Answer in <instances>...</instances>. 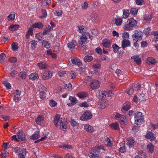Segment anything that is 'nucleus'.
Instances as JSON below:
<instances>
[{
  "mask_svg": "<svg viewBox=\"0 0 158 158\" xmlns=\"http://www.w3.org/2000/svg\"><path fill=\"white\" fill-rule=\"evenodd\" d=\"M39 77L38 75L36 73H32L29 76V79L32 80H34L37 79Z\"/></svg>",
  "mask_w": 158,
  "mask_h": 158,
  "instance_id": "obj_20",
  "label": "nucleus"
},
{
  "mask_svg": "<svg viewBox=\"0 0 158 158\" xmlns=\"http://www.w3.org/2000/svg\"><path fill=\"white\" fill-rule=\"evenodd\" d=\"M43 25L41 23H37L32 25L33 28L41 29L43 28Z\"/></svg>",
  "mask_w": 158,
  "mask_h": 158,
  "instance_id": "obj_24",
  "label": "nucleus"
},
{
  "mask_svg": "<svg viewBox=\"0 0 158 158\" xmlns=\"http://www.w3.org/2000/svg\"><path fill=\"white\" fill-rule=\"evenodd\" d=\"M110 126L111 128L115 130H118L119 129V126L118 123H115L110 124Z\"/></svg>",
  "mask_w": 158,
  "mask_h": 158,
  "instance_id": "obj_28",
  "label": "nucleus"
},
{
  "mask_svg": "<svg viewBox=\"0 0 158 158\" xmlns=\"http://www.w3.org/2000/svg\"><path fill=\"white\" fill-rule=\"evenodd\" d=\"M80 104V106L82 107H88L89 106L87 103L85 102H83Z\"/></svg>",
  "mask_w": 158,
  "mask_h": 158,
  "instance_id": "obj_61",
  "label": "nucleus"
},
{
  "mask_svg": "<svg viewBox=\"0 0 158 158\" xmlns=\"http://www.w3.org/2000/svg\"><path fill=\"white\" fill-rule=\"evenodd\" d=\"M130 107V106L128 102H126L124 104L123 106L122 109V111L124 113L129 110Z\"/></svg>",
  "mask_w": 158,
  "mask_h": 158,
  "instance_id": "obj_15",
  "label": "nucleus"
},
{
  "mask_svg": "<svg viewBox=\"0 0 158 158\" xmlns=\"http://www.w3.org/2000/svg\"><path fill=\"white\" fill-rule=\"evenodd\" d=\"M9 61L10 62L15 63L17 61V58L15 57H12L10 58Z\"/></svg>",
  "mask_w": 158,
  "mask_h": 158,
  "instance_id": "obj_56",
  "label": "nucleus"
},
{
  "mask_svg": "<svg viewBox=\"0 0 158 158\" xmlns=\"http://www.w3.org/2000/svg\"><path fill=\"white\" fill-rule=\"evenodd\" d=\"M44 120L43 117L41 115H39L36 120V123L37 124H40L41 121Z\"/></svg>",
  "mask_w": 158,
  "mask_h": 158,
  "instance_id": "obj_39",
  "label": "nucleus"
},
{
  "mask_svg": "<svg viewBox=\"0 0 158 158\" xmlns=\"http://www.w3.org/2000/svg\"><path fill=\"white\" fill-rule=\"evenodd\" d=\"M115 117L116 118H119L120 119H126V117L124 116L123 115H121L120 114L117 113L116 115H115Z\"/></svg>",
  "mask_w": 158,
  "mask_h": 158,
  "instance_id": "obj_49",
  "label": "nucleus"
},
{
  "mask_svg": "<svg viewBox=\"0 0 158 158\" xmlns=\"http://www.w3.org/2000/svg\"><path fill=\"white\" fill-rule=\"evenodd\" d=\"M91 17L92 20L94 21L95 20L98 19L99 18L98 15L95 13L92 14L91 15Z\"/></svg>",
  "mask_w": 158,
  "mask_h": 158,
  "instance_id": "obj_38",
  "label": "nucleus"
},
{
  "mask_svg": "<svg viewBox=\"0 0 158 158\" xmlns=\"http://www.w3.org/2000/svg\"><path fill=\"white\" fill-rule=\"evenodd\" d=\"M92 117L91 112L87 111L81 117V119L83 121H85L91 118Z\"/></svg>",
  "mask_w": 158,
  "mask_h": 158,
  "instance_id": "obj_4",
  "label": "nucleus"
},
{
  "mask_svg": "<svg viewBox=\"0 0 158 158\" xmlns=\"http://www.w3.org/2000/svg\"><path fill=\"white\" fill-rule=\"evenodd\" d=\"M47 73H48L46 75L44 74H42V77L44 80H47L49 79V75L50 74V72H47V71H45L44 72L45 74H46Z\"/></svg>",
  "mask_w": 158,
  "mask_h": 158,
  "instance_id": "obj_33",
  "label": "nucleus"
},
{
  "mask_svg": "<svg viewBox=\"0 0 158 158\" xmlns=\"http://www.w3.org/2000/svg\"><path fill=\"white\" fill-rule=\"evenodd\" d=\"M148 149V151L149 153L152 154L154 152V145L152 143H149L147 146Z\"/></svg>",
  "mask_w": 158,
  "mask_h": 158,
  "instance_id": "obj_17",
  "label": "nucleus"
},
{
  "mask_svg": "<svg viewBox=\"0 0 158 158\" xmlns=\"http://www.w3.org/2000/svg\"><path fill=\"white\" fill-rule=\"evenodd\" d=\"M52 28V27L49 25L48 26L44 31L43 32V35H47L50 32L51 29Z\"/></svg>",
  "mask_w": 158,
  "mask_h": 158,
  "instance_id": "obj_23",
  "label": "nucleus"
},
{
  "mask_svg": "<svg viewBox=\"0 0 158 158\" xmlns=\"http://www.w3.org/2000/svg\"><path fill=\"white\" fill-rule=\"evenodd\" d=\"M46 94L44 91L41 92H40V98L42 99H43L46 97Z\"/></svg>",
  "mask_w": 158,
  "mask_h": 158,
  "instance_id": "obj_51",
  "label": "nucleus"
},
{
  "mask_svg": "<svg viewBox=\"0 0 158 158\" xmlns=\"http://www.w3.org/2000/svg\"><path fill=\"white\" fill-rule=\"evenodd\" d=\"M42 45L46 48L48 49L50 47V44L48 43V42L43 40L42 43Z\"/></svg>",
  "mask_w": 158,
  "mask_h": 158,
  "instance_id": "obj_31",
  "label": "nucleus"
},
{
  "mask_svg": "<svg viewBox=\"0 0 158 158\" xmlns=\"http://www.w3.org/2000/svg\"><path fill=\"white\" fill-rule=\"evenodd\" d=\"M39 134L38 131L36 133L30 136V139L33 140L37 139L39 137Z\"/></svg>",
  "mask_w": 158,
  "mask_h": 158,
  "instance_id": "obj_27",
  "label": "nucleus"
},
{
  "mask_svg": "<svg viewBox=\"0 0 158 158\" xmlns=\"http://www.w3.org/2000/svg\"><path fill=\"white\" fill-rule=\"evenodd\" d=\"M122 46L123 48H124L130 45V41L128 40L123 39L122 42Z\"/></svg>",
  "mask_w": 158,
  "mask_h": 158,
  "instance_id": "obj_13",
  "label": "nucleus"
},
{
  "mask_svg": "<svg viewBox=\"0 0 158 158\" xmlns=\"http://www.w3.org/2000/svg\"><path fill=\"white\" fill-rule=\"evenodd\" d=\"M60 116L59 114L56 115L54 118L53 122L54 123L56 127H58L57 124L59 121H60Z\"/></svg>",
  "mask_w": 158,
  "mask_h": 158,
  "instance_id": "obj_18",
  "label": "nucleus"
},
{
  "mask_svg": "<svg viewBox=\"0 0 158 158\" xmlns=\"http://www.w3.org/2000/svg\"><path fill=\"white\" fill-rule=\"evenodd\" d=\"M90 87L93 89H97L100 87V83L98 80H94L91 82Z\"/></svg>",
  "mask_w": 158,
  "mask_h": 158,
  "instance_id": "obj_7",
  "label": "nucleus"
},
{
  "mask_svg": "<svg viewBox=\"0 0 158 158\" xmlns=\"http://www.w3.org/2000/svg\"><path fill=\"white\" fill-rule=\"evenodd\" d=\"M71 126L73 127H75L77 125L78 123L75 122L74 120L72 119L70 122Z\"/></svg>",
  "mask_w": 158,
  "mask_h": 158,
  "instance_id": "obj_63",
  "label": "nucleus"
},
{
  "mask_svg": "<svg viewBox=\"0 0 158 158\" xmlns=\"http://www.w3.org/2000/svg\"><path fill=\"white\" fill-rule=\"evenodd\" d=\"M12 49L13 51H16L18 48V44L15 42L11 44Z\"/></svg>",
  "mask_w": 158,
  "mask_h": 158,
  "instance_id": "obj_41",
  "label": "nucleus"
},
{
  "mask_svg": "<svg viewBox=\"0 0 158 158\" xmlns=\"http://www.w3.org/2000/svg\"><path fill=\"white\" fill-rule=\"evenodd\" d=\"M127 24H125L123 26L124 29L127 31H130L134 27L136 26L137 23L136 20L133 19V18H131L128 20Z\"/></svg>",
  "mask_w": 158,
  "mask_h": 158,
  "instance_id": "obj_1",
  "label": "nucleus"
},
{
  "mask_svg": "<svg viewBox=\"0 0 158 158\" xmlns=\"http://www.w3.org/2000/svg\"><path fill=\"white\" fill-rule=\"evenodd\" d=\"M153 16L152 15H149L147 17H144V19L147 22H149L152 18Z\"/></svg>",
  "mask_w": 158,
  "mask_h": 158,
  "instance_id": "obj_55",
  "label": "nucleus"
},
{
  "mask_svg": "<svg viewBox=\"0 0 158 158\" xmlns=\"http://www.w3.org/2000/svg\"><path fill=\"white\" fill-rule=\"evenodd\" d=\"M131 58L133 59L134 61L138 65L141 64V60L138 56H133L131 57Z\"/></svg>",
  "mask_w": 158,
  "mask_h": 158,
  "instance_id": "obj_16",
  "label": "nucleus"
},
{
  "mask_svg": "<svg viewBox=\"0 0 158 158\" xmlns=\"http://www.w3.org/2000/svg\"><path fill=\"white\" fill-rule=\"evenodd\" d=\"M84 129L85 131L90 133H92L94 131V128L89 124H86L84 126Z\"/></svg>",
  "mask_w": 158,
  "mask_h": 158,
  "instance_id": "obj_9",
  "label": "nucleus"
},
{
  "mask_svg": "<svg viewBox=\"0 0 158 158\" xmlns=\"http://www.w3.org/2000/svg\"><path fill=\"white\" fill-rule=\"evenodd\" d=\"M132 37L133 40L135 42L139 41L142 39V35L137 31H135V33L132 35Z\"/></svg>",
  "mask_w": 158,
  "mask_h": 158,
  "instance_id": "obj_3",
  "label": "nucleus"
},
{
  "mask_svg": "<svg viewBox=\"0 0 158 158\" xmlns=\"http://www.w3.org/2000/svg\"><path fill=\"white\" fill-rule=\"evenodd\" d=\"M3 84L6 87L7 89H9L11 88V85L10 83L6 81H4L3 82Z\"/></svg>",
  "mask_w": 158,
  "mask_h": 158,
  "instance_id": "obj_43",
  "label": "nucleus"
},
{
  "mask_svg": "<svg viewBox=\"0 0 158 158\" xmlns=\"http://www.w3.org/2000/svg\"><path fill=\"white\" fill-rule=\"evenodd\" d=\"M18 139L24 142H26L27 141L26 137L25 134L23 131H19L17 134Z\"/></svg>",
  "mask_w": 158,
  "mask_h": 158,
  "instance_id": "obj_6",
  "label": "nucleus"
},
{
  "mask_svg": "<svg viewBox=\"0 0 158 158\" xmlns=\"http://www.w3.org/2000/svg\"><path fill=\"white\" fill-rule=\"evenodd\" d=\"M26 150L25 149H24L22 151V153H19L18 156L19 157V158H25V156H24L23 153H26Z\"/></svg>",
  "mask_w": 158,
  "mask_h": 158,
  "instance_id": "obj_53",
  "label": "nucleus"
},
{
  "mask_svg": "<svg viewBox=\"0 0 158 158\" xmlns=\"http://www.w3.org/2000/svg\"><path fill=\"white\" fill-rule=\"evenodd\" d=\"M135 123L137 125H139L140 123L142 124L143 122L144 119L142 116V113L139 112L135 114Z\"/></svg>",
  "mask_w": 158,
  "mask_h": 158,
  "instance_id": "obj_2",
  "label": "nucleus"
},
{
  "mask_svg": "<svg viewBox=\"0 0 158 158\" xmlns=\"http://www.w3.org/2000/svg\"><path fill=\"white\" fill-rule=\"evenodd\" d=\"M37 64L39 68L41 69H46L47 68L45 64L43 62L38 63Z\"/></svg>",
  "mask_w": 158,
  "mask_h": 158,
  "instance_id": "obj_34",
  "label": "nucleus"
},
{
  "mask_svg": "<svg viewBox=\"0 0 158 158\" xmlns=\"http://www.w3.org/2000/svg\"><path fill=\"white\" fill-rule=\"evenodd\" d=\"M21 99V97L19 95L15 94L14 96V100L16 102L19 101Z\"/></svg>",
  "mask_w": 158,
  "mask_h": 158,
  "instance_id": "obj_44",
  "label": "nucleus"
},
{
  "mask_svg": "<svg viewBox=\"0 0 158 158\" xmlns=\"http://www.w3.org/2000/svg\"><path fill=\"white\" fill-rule=\"evenodd\" d=\"M123 17L122 18L126 19L127 18L129 15V12L128 9L123 10Z\"/></svg>",
  "mask_w": 158,
  "mask_h": 158,
  "instance_id": "obj_21",
  "label": "nucleus"
},
{
  "mask_svg": "<svg viewBox=\"0 0 158 158\" xmlns=\"http://www.w3.org/2000/svg\"><path fill=\"white\" fill-rule=\"evenodd\" d=\"M138 9L135 8H131L130 10V13L133 15H135L137 14Z\"/></svg>",
  "mask_w": 158,
  "mask_h": 158,
  "instance_id": "obj_40",
  "label": "nucleus"
},
{
  "mask_svg": "<svg viewBox=\"0 0 158 158\" xmlns=\"http://www.w3.org/2000/svg\"><path fill=\"white\" fill-rule=\"evenodd\" d=\"M8 17L9 19V20L10 21H13L15 19V14H11L8 16Z\"/></svg>",
  "mask_w": 158,
  "mask_h": 158,
  "instance_id": "obj_48",
  "label": "nucleus"
},
{
  "mask_svg": "<svg viewBox=\"0 0 158 158\" xmlns=\"http://www.w3.org/2000/svg\"><path fill=\"white\" fill-rule=\"evenodd\" d=\"M122 19L116 18L114 19V23L117 26H120L122 23Z\"/></svg>",
  "mask_w": 158,
  "mask_h": 158,
  "instance_id": "obj_26",
  "label": "nucleus"
},
{
  "mask_svg": "<svg viewBox=\"0 0 158 158\" xmlns=\"http://www.w3.org/2000/svg\"><path fill=\"white\" fill-rule=\"evenodd\" d=\"M71 61L73 64L76 65H79L81 64L80 60L77 57L73 58L71 59Z\"/></svg>",
  "mask_w": 158,
  "mask_h": 158,
  "instance_id": "obj_12",
  "label": "nucleus"
},
{
  "mask_svg": "<svg viewBox=\"0 0 158 158\" xmlns=\"http://www.w3.org/2000/svg\"><path fill=\"white\" fill-rule=\"evenodd\" d=\"M26 74L25 72H20L19 74V76L23 79H25L26 77Z\"/></svg>",
  "mask_w": 158,
  "mask_h": 158,
  "instance_id": "obj_52",
  "label": "nucleus"
},
{
  "mask_svg": "<svg viewBox=\"0 0 158 158\" xmlns=\"http://www.w3.org/2000/svg\"><path fill=\"white\" fill-rule=\"evenodd\" d=\"M146 138L150 139V140H155V137L154 136V134L152 132L148 131L146 136Z\"/></svg>",
  "mask_w": 158,
  "mask_h": 158,
  "instance_id": "obj_8",
  "label": "nucleus"
},
{
  "mask_svg": "<svg viewBox=\"0 0 158 158\" xmlns=\"http://www.w3.org/2000/svg\"><path fill=\"white\" fill-rule=\"evenodd\" d=\"M19 26L18 25H12L9 27V29L11 31H15L17 30L19 28Z\"/></svg>",
  "mask_w": 158,
  "mask_h": 158,
  "instance_id": "obj_29",
  "label": "nucleus"
},
{
  "mask_svg": "<svg viewBox=\"0 0 158 158\" xmlns=\"http://www.w3.org/2000/svg\"><path fill=\"white\" fill-rule=\"evenodd\" d=\"M101 65L99 64H96L93 65V67L94 69H99L101 67Z\"/></svg>",
  "mask_w": 158,
  "mask_h": 158,
  "instance_id": "obj_62",
  "label": "nucleus"
},
{
  "mask_svg": "<svg viewBox=\"0 0 158 158\" xmlns=\"http://www.w3.org/2000/svg\"><path fill=\"white\" fill-rule=\"evenodd\" d=\"M96 96L100 100H102L103 98H105L106 95L102 92L98 91L96 93Z\"/></svg>",
  "mask_w": 158,
  "mask_h": 158,
  "instance_id": "obj_14",
  "label": "nucleus"
},
{
  "mask_svg": "<svg viewBox=\"0 0 158 158\" xmlns=\"http://www.w3.org/2000/svg\"><path fill=\"white\" fill-rule=\"evenodd\" d=\"M17 74V72L15 70H13L10 73V76L12 77H14Z\"/></svg>",
  "mask_w": 158,
  "mask_h": 158,
  "instance_id": "obj_60",
  "label": "nucleus"
},
{
  "mask_svg": "<svg viewBox=\"0 0 158 158\" xmlns=\"http://www.w3.org/2000/svg\"><path fill=\"white\" fill-rule=\"evenodd\" d=\"M119 151L121 153H123L126 152V146L124 145L123 146L121 147L119 149Z\"/></svg>",
  "mask_w": 158,
  "mask_h": 158,
  "instance_id": "obj_47",
  "label": "nucleus"
},
{
  "mask_svg": "<svg viewBox=\"0 0 158 158\" xmlns=\"http://www.w3.org/2000/svg\"><path fill=\"white\" fill-rule=\"evenodd\" d=\"M147 63L150 64H153L156 63V60L154 58L152 57H149L147 58Z\"/></svg>",
  "mask_w": 158,
  "mask_h": 158,
  "instance_id": "obj_22",
  "label": "nucleus"
},
{
  "mask_svg": "<svg viewBox=\"0 0 158 158\" xmlns=\"http://www.w3.org/2000/svg\"><path fill=\"white\" fill-rule=\"evenodd\" d=\"M76 41L75 40H72L71 42L68 43L67 46L70 49L73 48L76 46Z\"/></svg>",
  "mask_w": 158,
  "mask_h": 158,
  "instance_id": "obj_19",
  "label": "nucleus"
},
{
  "mask_svg": "<svg viewBox=\"0 0 158 158\" xmlns=\"http://www.w3.org/2000/svg\"><path fill=\"white\" fill-rule=\"evenodd\" d=\"M69 99L71 101L73 105H74L76 104L77 102V100L76 99L75 97H73L72 96H70L69 98Z\"/></svg>",
  "mask_w": 158,
  "mask_h": 158,
  "instance_id": "obj_32",
  "label": "nucleus"
},
{
  "mask_svg": "<svg viewBox=\"0 0 158 158\" xmlns=\"http://www.w3.org/2000/svg\"><path fill=\"white\" fill-rule=\"evenodd\" d=\"M6 56V54L4 53H2L0 54V62H2L3 61V59Z\"/></svg>",
  "mask_w": 158,
  "mask_h": 158,
  "instance_id": "obj_58",
  "label": "nucleus"
},
{
  "mask_svg": "<svg viewBox=\"0 0 158 158\" xmlns=\"http://www.w3.org/2000/svg\"><path fill=\"white\" fill-rule=\"evenodd\" d=\"M134 89L132 87H130L127 90V93L130 95H132L134 92Z\"/></svg>",
  "mask_w": 158,
  "mask_h": 158,
  "instance_id": "obj_46",
  "label": "nucleus"
},
{
  "mask_svg": "<svg viewBox=\"0 0 158 158\" xmlns=\"http://www.w3.org/2000/svg\"><path fill=\"white\" fill-rule=\"evenodd\" d=\"M30 43L31 44V47L32 49L34 48L37 44L36 42L34 40H32L31 41Z\"/></svg>",
  "mask_w": 158,
  "mask_h": 158,
  "instance_id": "obj_59",
  "label": "nucleus"
},
{
  "mask_svg": "<svg viewBox=\"0 0 158 158\" xmlns=\"http://www.w3.org/2000/svg\"><path fill=\"white\" fill-rule=\"evenodd\" d=\"M77 95L79 98H83L87 97L88 94L87 93L83 92L78 93Z\"/></svg>",
  "mask_w": 158,
  "mask_h": 158,
  "instance_id": "obj_30",
  "label": "nucleus"
},
{
  "mask_svg": "<svg viewBox=\"0 0 158 158\" xmlns=\"http://www.w3.org/2000/svg\"><path fill=\"white\" fill-rule=\"evenodd\" d=\"M135 141L132 139H130L127 143V144L130 148H131L133 146Z\"/></svg>",
  "mask_w": 158,
  "mask_h": 158,
  "instance_id": "obj_35",
  "label": "nucleus"
},
{
  "mask_svg": "<svg viewBox=\"0 0 158 158\" xmlns=\"http://www.w3.org/2000/svg\"><path fill=\"white\" fill-rule=\"evenodd\" d=\"M51 2V0H43L41 2V3L42 5L46 6L48 5Z\"/></svg>",
  "mask_w": 158,
  "mask_h": 158,
  "instance_id": "obj_42",
  "label": "nucleus"
},
{
  "mask_svg": "<svg viewBox=\"0 0 158 158\" xmlns=\"http://www.w3.org/2000/svg\"><path fill=\"white\" fill-rule=\"evenodd\" d=\"M93 152H90L88 155L90 158H98L99 155V152L97 150L93 148L92 149Z\"/></svg>",
  "mask_w": 158,
  "mask_h": 158,
  "instance_id": "obj_5",
  "label": "nucleus"
},
{
  "mask_svg": "<svg viewBox=\"0 0 158 158\" xmlns=\"http://www.w3.org/2000/svg\"><path fill=\"white\" fill-rule=\"evenodd\" d=\"M78 31L80 33H84L85 32V30L84 29V27L83 26L78 27Z\"/></svg>",
  "mask_w": 158,
  "mask_h": 158,
  "instance_id": "obj_37",
  "label": "nucleus"
},
{
  "mask_svg": "<svg viewBox=\"0 0 158 158\" xmlns=\"http://www.w3.org/2000/svg\"><path fill=\"white\" fill-rule=\"evenodd\" d=\"M112 47L113 51L115 52H116L119 48V47L116 44L113 45Z\"/></svg>",
  "mask_w": 158,
  "mask_h": 158,
  "instance_id": "obj_45",
  "label": "nucleus"
},
{
  "mask_svg": "<svg viewBox=\"0 0 158 158\" xmlns=\"http://www.w3.org/2000/svg\"><path fill=\"white\" fill-rule=\"evenodd\" d=\"M102 44L103 46L107 48H109L111 45L110 40L105 39L102 41Z\"/></svg>",
  "mask_w": 158,
  "mask_h": 158,
  "instance_id": "obj_10",
  "label": "nucleus"
},
{
  "mask_svg": "<svg viewBox=\"0 0 158 158\" xmlns=\"http://www.w3.org/2000/svg\"><path fill=\"white\" fill-rule=\"evenodd\" d=\"M93 59L92 56L87 55L84 58V60L85 62H90Z\"/></svg>",
  "mask_w": 158,
  "mask_h": 158,
  "instance_id": "obj_36",
  "label": "nucleus"
},
{
  "mask_svg": "<svg viewBox=\"0 0 158 158\" xmlns=\"http://www.w3.org/2000/svg\"><path fill=\"white\" fill-rule=\"evenodd\" d=\"M60 127L62 129H66V128L65 123L64 122L63 119H62V118L60 119Z\"/></svg>",
  "mask_w": 158,
  "mask_h": 158,
  "instance_id": "obj_25",
  "label": "nucleus"
},
{
  "mask_svg": "<svg viewBox=\"0 0 158 158\" xmlns=\"http://www.w3.org/2000/svg\"><path fill=\"white\" fill-rule=\"evenodd\" d=\"M42 37V34L41 33H38L36 34L35 38L39 41H41V38Z\"/></svg>",
  "mask_w": 158,
  "mask_h": 158,
  "instance_id": "obj_57",
  "label": "nucleus"
},
{
  "mask_svg": "<svg viewBox=\"0 0 158 158\" xmlns=\"http://www.w3.org/2000/svg\"><path fill=\"white\" fill-rule=\"evenodd\" d=\"M139 130V127L138 126H134L132 128V131L133 134L137 132Z\"/></svg>",
  "mask_w": 158,
  "mask_h": 158,
  "instance_id": "obj_50",
  "label": "nucleus"
},
{
  "mask_svg": "<svg viewBox=\"0 0 158 158\" xmlns=\"http://www.w3.org/2000/svg\"><path fill=\"white\" fill-rule=\"evenodd\" d=\"M66 89L68 90H70L71 89L72 85L70 83H69L68 84L66 85Z\"/></svg>",
  "mask_w": 158,
  "mask_h": 158,
  "instance_id": "obj_64",
  "label": "nucleus"
},
{
  "mask_svg": "<svg viewBox=\"0 0 158 158\" xmlns=\"http://www.w3.org/2000/svg\"><path fill=\"white\" fill-rule=\"evenodd\" d=\"M87 39L86 36L85 35H82L80 37V39L79 41V43L80 44H85Z\"/></svg>",
  "mask_w": 158,
  "mask_h": 158,
  "instance_id": "obj_11",
  "label": "nucleus"
},
{
  "mask_svg": "<svg viewBox=\"0 0 158 158\" xmlns=\"http://www.w3.org/2000/svg\"><path fill=\"white\" fill-rule=\"evenodd\" d=\"M42 15L40 17L41 18H45L47 15V13L45 9H43L42 10Z\"/></svg>",
  "mask_w": 158,
  "mask_h": 158,
  "instance_id": "obj_54",
  "label": "nucleus"
}]
</instances>
